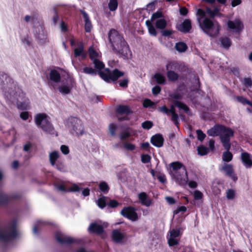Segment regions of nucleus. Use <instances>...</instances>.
<instances>
[{
    "instance_id": "obj_1",
    "label": "nucleus",
    "mask_w": 252,
    "mask_h": 252,
    "mask_svg": "<svg viewBox=\"0 0 252 252\" xmlns=\"http://www.w3.org/2000/svg\"><path fill=\"white\" fill-rule=\"evenodd\" d=\"M108 39L115 54L127 56L130 51L129 47L123 35L114 29H111L108 33Z\"/></svg>"
},
{
    "instance_id": "obj_2",
    "label": "nucleus",
    "mask_w": 252,
    "mask_h": 252,
    "mask_svg": "<svg viewBox=\"0 0 252 252\" xmlns=\"http://www.w3.org/2000/svg\"><path fill=\"white\" fill-rule=\"evenodd\" d=\"M93 63L95 69L98 70V74L105 82L115 83L119 79L124 76L125 73L118 68L111 70L109 68H104V63L99 59L94 60Z\"/></svg>"
},
{
    "instance_id": "obj_3",
    "label": "nucleus",
    "mask_w": 252,
    "mask_h": 252,
    "mask_svg": "<svg viewBox=\"0 0 252 252\" xmlns=\"http://www.w3.org/2000/svg\"><path fill=\"white\" fill-rule=\"evenodd\" d=\"M207 134L210 136H220V142L225 144L227 141H230V138L234 136V131L230 127L220 124H216L208 129Z\"/></svg>"
},
{
    "instance_id": "obj_4",
    "label": "nucleus",
    "mask_w": 252,
    "mask_h": 252,
    "mask_svg": "<svg viewBox=\"0 0 252 252\" xmlns=\"http://www.w3.org/2000/svg\"><path fill=\"white\" fill-rule=\"evenodd\" d=\"M199 23L200 28L207 35L216 37L219 34L221 26L217 20L205 17Z\"/></svg>"
},
{
    "instance_id": "obj_5",
    "label": "nucleus",
    "mask_w": 252,
    "mask_h": 252,
    "mask_svg": "<svg viewBox=\"0 0 252 252\" xmlns=\"http://www.w3.org/2000/svg\"><path fill=\"white\" fill-rule=\"evenodd\" d=\"M36 125L45 132L54 134L55 130L50 121V117L44 113L37 114L34 118Z\"/></svg>"
},
{
    "instance_id": "obj_6",
    "label": "nucleus",
    "mask_w": 252,
    "mask_h": 252,
    "mask_svg": "<svg viewBox=\"0 0 252 252\" xmlns=\"http://www.w3.org/2000/svg\"><path fill=\"white\" fill-rule=\"evenodd\" d=\"M68 127L74 131L78 136L82 135L84 133V128L82 121L75 117H71L67 121Z\"/></svg>"
},
{
    "instance_id": "obj_7",
    "label": "nucleus",
    "mask_w": 252,
    "mask_h": 252,
    "mask_svg": "<svg viewBox=\"0 0 252 252\" xmlns=\"http://www.w3.org/2000/svg\"><path fill=\"white\" fill-rule=\"evenodd\" d=\"M0 80L1 81V89L3 92H5V95L8 97V95L6 94V93L11 94L12 92L9 90L12 89L10 86H9L8 83L9 82L10 84L11 83H13V80L10 78L7 74L2 72L0 74Z\"/></svg>"
},
{
    "instance_id": "obj_8",
    "label": "nucleus",
    "mask_w": 252,
    "mask_h": 252,
    "mask_svg": "<svg viewBox=\"0 0 252 252\" xmlns=\"http://www.w3.org/2000/svg\"><path fill=\"white\" fill-rule=\"evenodd\" d=\"M121 214L132 221H136L138 220V215L135 209L131 206L124 207L121 212Z\"/></svg>"
},
{
    "instance_id": "obj_9",
    "label": "nucleus",
    "mask_w": 252,
    "mask_h": 252,
    "mask_svg": "<svg viewBox=\"0 0 252 252\" xmlns=\"http://www.w3.org/2000/svg\"><path fill=\"white\" fill-rule=\"evenodd\" d=\"M228 28L236 33H240L244 29V25L240 19H235L234 21L228 20L227 22Z\"/></svg>"
},
{
    "instance_id": "obj_10",
    "label": "nucleus",
    "mask_w": 252,
    "mask_h": 252,
    "mask_svg": "<svg viewBox=\"0 0 252 252\" xmlns=\"http://www.w3.org/2000/svg\"><path fill=\"white\" fill-rule=\"evenodd\" d=\"M171 97L174 99V104L179 109L183 110L185 112H188L189 111V107L184 103L178 101L182 99V96L178 93H173Z\"/></svg>"
},
{
    "instance_id": "obj_11",
    "label": "nucleus",
    "mask_w": 252,
    "mask_h": 252,
    "mask_svg": "<svg viewBox=\"0 0 252 252\" xmlns=\"http://www.w3.org/2000/svg\"><path fill=\"white\" fill-rule=\"evenodd\" d=\"M55 238L58 242L61 244H71L77 243L73 238L64 236L60 232H56L55 235Z\"/></svg>"
},
{
    "instance_id": "obj_12",
    "label": "nucleus",
    "mask_w": 252,
    "mask_h": 252,
    "mask_svg": "<svg viewBox=\"0 0 252 252\" xmlns=\"http://www.w3.org/2000/svg\"><path fill=\"white\" fill-rule=\"evenodd\" d=\"M21 197L19 194H7L0 193V204H7L10 201L18 199Z\"/></svg>"
},
{
    "instance_id": "obj_13",
    "label": "nucleus",
    "mask_w": 252,
    "mask_h": 252,
    "mask_svg": "<svg viewBox=\"0 0 252 252\" xmlns=\"http://www.w3.org/2000/svg\"><path fill=\"white\" fill-rule=\"evenodd\" d=\"M222 145L224 147V149L226 150V151L223 152L222 154V160L225 162H230L233 158L232 154L229 152V150L231 148L230 141H227L225 144L224 143H222Z\"/></svg>"
},
{
    "instance_id": "obj_14",
    "label": "nucleus",
    "mask_w": 252,
    "mask_h": 252,
    "mask_svg": "<svg viewBox=\"0 0 252 252\" xmlns=\"http://www.w3.org/2000/svg\"><path fill=\"white\" fill-rule=\"evenodd\" d=\"M67 85H62L59 87V90L60 93L63 94H68L75 84V80L73 78H69L67 80Z\"/></svg>"
},
{
    "instance_id": "obj_15",
    "label": "nucleus",
    "mask_w": 252,
    "mask_h": 252,
    "mask_svg": "<svg viewBox=\"0 0 252 252\" xmlns=\"http://www.w3.org/2000/svg\"><path fill=\"white\" fill-rule=\"evenodd\" d=\"M112 239L116 243H121L126 238V234L119 230L115 229L112 232Z\"/></svg>"
},
{
    "instance_id": "obj_16",
    "label": "nucleus",
    "mask_w": 252,
    "mask_h": 252,
    "mask_svg": "<svg viewBox=\"0 0 252 252\" xmlns=\"http://www.w3.org/2000/svg\"><path fill=\"white\" fill-rule=\"evenodd\" d=\"M191 28V21L189 19H186L178 26L177 29L182 32L187 33L190 32Z\"/></svg>"
},
{
    "instance_id": "obj_17",
    "label": "nucleus",
    "mask_w": 252,
    "mask_h": 252,
    "mask_svg": "<svg viewBox=\"0 0 252 252\" xmlns=\"http://www.w3.org/2000/svg\"><path fill=\"white\" fill-rule=\"evenodd\" d=\"M241 159L246 168L252 167V156L248 152L242 153Z\"/></svg>"
},
{
    "instance_id": "obj_18",
    "label": "nucleus",
    "mask_w": 252,
    "mask_h": 252,
    "mask_svg": "<svg viewBox=\"0 0 252 252\" xmlns=\"http://www.w3.org/2000/svg\"><path fill=\"white\" fill-rule=\"evenodd\" d=\"M151 143L155 147H161L164 143V138L161 134H156L151 138Z\"/></svg>"
},
{
    "instance_id": "obj_19",
    "label": "nucleus",
    "mask_w": 252,
    "mask_h": 252,
    "mask_svg": "<svg viewBox=\"0 0 252 252\" xmlns=\"http://www.w3.org/2000/svg\"><path fill=\"white\" fill-rule=\"evenodd\" d=\"M74 56L75 58L81 57L85 58L87 56V52L84 50V45L83 42H80L77 48L74 50Z\"/></svg>"
},
{
    "instance_id": "obj_20",
    "label": "nucleus",
    "mask_w": 252,
    "mask_h": 252,
    "mask_svg": "<svg viewBox=\"0 0 252 252\" xmlns=\"http://www.w3.org/2000/svg\"><path fill=\"white\" fill-rule=\"evenodd\" d=\"M222 170L225 172L227 176L231 177L234 181L237 180L238 178L234 174V169L231 164L224 163L222 167Z\"/></svg>"
},
{
    "instance_id": "obj_21",
    "label": "nucleus",
    "mask_w": 252,
    "mask_h": 252,
    "mask_svg": "<svg viewBox=\"0 0 252 252\" xmlns=\"http://www.w3.org/2000/svg\"><path fill=\"white\" fill-rule=\"evenodd\" d=\"M89 231L91 233H94L97 235H100L104 232L103 227L96 223H92L89 227Z\"/></svg>"
},
{
    "instance_id": "obj_22",
    "label": "nucleus",
    "mask_w": 252,
    "mask_h": 252,
    "mask_svg": "<svg viewBox=\"0 0 252 252\" xmlns=\"http://www.w3.org/2000/svg\"><path fill=\"white\" fill-rule=\"evenodd\" d=\"M138 199L141 204L149 207L151 205L152 200L148 198L147 193L145 192H141L138 195Z\"/></svg>"
},
{
    "instance_id": "obj_23",
    "label": "nucleus",
    "mask_w": 252,
    "mask_h": 252,
    "mask_svg": "<svg viewBox=\"0 0 252 252\" xmlns=\"http://www.w3.org/2000/svg\"><path fill=\"white\" fill-rule=\"evenodd\" d=\"M116 112L119 115H128L132 113L129 106L125 105H119L116 109Z\"/></svg>"
},
{
    "instance_id": "obj_24",
    "label": "nucleus",
    "mask_w": 252,
    "mask_h": 252,
    "mask_svg": "<svg viewBox=\"0 0 252 252\" xmlns=\"http://www.w3.org/2000/svg\"><path fill=\"white\" fill-rule=\"evenodd\" d=\"M184 172L185 174L184 177H182L180 174H177L175 177L176 182L179 185L183 187L186 186L189 181L188 172L187 171Z\"/></svg>"
},
{
    "instance_id": "obj_25",
    "label": "nucleus",
    "mask_w": 252,
    "mask_h": 252,
    "mask_svg": "<svg viewBox=\"0 0 252 252\" xmlns=\"http://www.w3.org/2000/svg\"><path fill=\"white\" fill-rule=\"evenodd\" d=\"M81 13H82L85 21V32H91L92 27L91 21L90 20L89 16L88 14L83 10H81Z\"/></svg>"
},
{
    "instance_id": "obj_26",
    "label": "nucleus",
    "mask_w": 252,
    "mask_h": 252,
    "mask_svg": "<svg viewBox=\"0 0 252 252\" xmlns=\"http://www.w3.org/2000/svg\"><path fill=\"white\" fill-rule=\"evenodd\" d=\"M50 79L55 83H59L61 79L60 73L55 69H52L49 73Z\"/></svg>"
},
{
    "instance_id": "obj_27",
    "label": "nucleus",
    "mask_w": 252,
    "mask_h": 252,
    "mask_svg": "<svg viewBox=\"0 0 252 252\" xmlns=\"http://www.w3.org/2000/svg\"><path fill=\"white\" fill-rule=\"evenodd\" d=\"M59 157V153L57 151H54L49 154V161L52 166L55 165V163H57Z\"/></svg>"
},
{
    "instance_id": "obj_28",
    "label": "nucleus",
    "mask_w": 252,
    "mask_h": 252,
    "mask_svg": "<svg viewBox=\"0 0 252 252\" xmlns=\"http://www.w3.org/2000/svg\"><path fill=\"white\" fill-rule=\"evenodd\" d=\"M220 41L221 46L226 49H229L232 44L230 39L227 36L220 37Z\"/></svg>"
},
{
    "instance_id": "obj_29",
    "label": "nucleus",
    "mask_w": 252,
    "mask_h": 252,
    "mask_svg": "<svg viewBox=\"0 0 252 252\" xmlns=\"http://www.w3.org/2000/svg\"><path fill=\"white\" fill-rule=\"evenodd\" d=\"M167 77L169 81L175 82L179 79V75L173 70L167 71Z\"/></svg>"
},
{
    "instance_id": "obj_30",
    "label": "nucleus",
    "mask_w": 252,
    "mask_h": 252,
    "mask_svg": "<svg viewBox=\"0 0 252 252\" xmlns=\"http://www.w3.org/2000/svg\"><path fill=\"white\" fill-rule=\"evenodd\" d=\"M170 166L172 168V169L174 171H176L177 170L181 169V168H183L184 171H187L186 166L183 165V163L179 161H175L172 162L170 164Z\"/></svg>"
},
{
    "instance_id": "obj_31",
    "label": "nucleus",
    "mask_w": 252,
    "mask_h": 252,
    "mask_svg": "<svg viewBox=\"0 0 252 252\" xmlns=\"http://www.w3.org/2000/svg\"><path fill=\"white\" fill-rule=\"evenodd\" d=\"M154 78L156 80L158 84L160 85H164L166 83L165 77L159 73H156L154 75Z\"/></svg>"
},
{
    "instance_id": "obj_32",
    "label": "nucleus",
    "mask_w": 252,
    "mask_h": 252,
    "mask_svg": "<svg viewBox=\"0 0 252 252\" xmlns=\"http://www.w3.org/2000/svg\"><path fill=\"white\" fill-rule=\"evenodd\" d=\"M118 82L119 85L121 88L125 89L128 87V83L129 82V79L127 76L125 77L123 79L118 80L115 83Z\"/></svg>"
},
{
    "instance_id": "obj_33",
    "label": "nucleus",
    "mask_w": 252,
    "mask_h": 252,
    "mask_svg": "<svg viewBox=\"0 0 252 252\" xmlns=\"http://www.w3.org/2000/svg\"><path fill=\"white\" fill-rule=\"evenodd\" d=\"M156 27L160 30H163L167 26L166 21L164 18L157 20L155 23Z\"/></svg>"
},
{
    "instance_id": "obj_34",
    "label": "nucleus",
    "mask_w": 252,
    "mask_h": 252,
    "mask_svg": "<svg viewBox=\"0 0 252 252\" xmlns=\"http://www.w3.org/2000/svg\"><path fill=\"white\" fill-rule=\"evenodd\" d=\"M99 189L104 194H106L109 192L110 188L107 183L104 181L101 182L99 185Z\"/></svg>"
},
{
    "instance_id": "obj_35",
    "label": "nucleus",
    "mask_w": 252,
    "mask_h": 252,
    "mask_svg": "<svg viewBox=\"0 0 252 252\" xmlns=\"http://www.w3.org/2000/svg\"><path fill=\"white\" fill-rule=\"evenodd\" d=\"M175 49L179 52H184L188 49L187 44L182 42H179L176 44Z\"/></svg>"
},
{
    "instance_id": "obj_36",
    "label": "nucleus",
    "mask_w": 252,
    "mask_h": 252,
    "mask_svg": "<svg viewBox=\"0 0 252 252\" xmlns=\"http://www.w3.org/2000/svg\"><path fill=\"white\" fill-rule=\"evenodd\" d=\"M55 168L59 171L64 172L66 171V167L63 162L58 160L54 166Z\"/></svg>"
},
{
    "instance_id": "obj_37",
    "label": "nucleus",
    "mask_w": 252,
    "mask_h": 252,
    "mask_svg": "<svg viewBox=\"0 0 252 252\" xmlns=\"http://www.w3.org/2000/svg\"><path fill=\"white\" fill-rule=\"evenodd\" d=\"M118 5V2L117 0H110L108 4V8L111 11H115Z\"/></svg>"
},
{
    "instance_id": "obj_38",
    "label": "nucleus",
    "mask_w": 252,
    "mask_h": 252,
    "mask_svg": "<svg viewBox=\"0 0 252 252\" xmlns=\"http://www.w3.org/2000/svg\"><path fill=\"white\" fill-rule=\"evenodd\" d=\"M209 149L206 147L201 145L197 147V152L198 155L203 156L208 154L209 153Z\"/></svg>"
},
{
    "instance_id": "obj_39",
    "label": "nucleus",
    "mask_w": 252,
    "mask_h": 252,
    "mask_svg": "<svg viewBox=\"0 0 252 252\" xmlns=\"http://www.w3.org/2000/svg\"><path fill=\"white\" fill-rule=\"evenodd\" d=\"M235 97L239 102L243 105L248 104L251 106L252 104V101H250L243 96H236Z\"/></svg>"
},
{
    "instance_id": "obj_40",
    "label": "nucleus",
    "mask_w": 252,
    "mask_h": 252,
    "mask_svg": "<svg viewBox=\"0 0 252 252\" xmlns=\"http://www.w3.org/2000/svg\"><path fill=\"white\" fill-rule=\"evenodd\" d=\"M89 57L91 60L94 61V60L97 59L98 54V53L92 47L89 49Z\"/></svg>"
},
{
    "instance_id": "obj_41",
    "label": "nucleus",
    "mask_w": 252,
    "mask_h": 252,
    "mask_svg": "<svg viewBox=\"0 0 252 252\" xmlns=\"http://www.w3.org/2000/svg\"><path fill=\"white\" fill-rule=\"evenodd\" d=\"M168 244L169 247H173L175 246H177L179 244V239L177 238H173V237H167Z\"/></svg>"
},
{
    "instance_id": "obj_42",
    "label": "nucleus",
    "mask_w": 252,
    "mask_h": 252,
    "mask_svg": "<svg viewBox=\"0 0 252 252\" xmlns=\"http://www.w3.org/2000/svg\"><path fill=\"white\" fill-rule=\"evenodd\" d=\"M207 13L210 17L209 18L212 19V18H214L219 13V10L218 8H216L214 10L208 8L207 9Z\"/></svg>"
},
{
    "instance_id": "obj_43",
    "label": "nucleus",
    "mask_w": 252,
    "mask_h": 252,
    "mask_svg": "<svg viewBox=\"0 0 252 252\" xmlns=\"http://www.w3.org/2000/svg\"><path fill=\"white\" fill-rule=\"evenodd\" d=\"M83 72L87 74L96 75L97 71L91 67H85L83 68Z\"/></svg>"
},
{
    "instance_id": "obj_44",
    "label": "nucleus",
    "mask_w": 252,
    "mask_h": 252,
    "mask_svg": "<svg viewBox=\"0 0 252 252\" xmlns=\"http://www.w3.org/2000/svg\"><path fill=\"white\" fill-rule=\"evenodd\" d=\"M164 16L162 13V12L161 11H158L156 12L153 13L151 16V21H154L155 20L158 19H161L162 18H163Z\"/></svg>"
},
{
    "instance_id": "obj_45",
    "label": "nucleus",
    "mask_w": 252,
    "mask_h": 252,
    "mask_svg": "<svg viewBox=\"0 0 252 252\" xmlns=\"http://www.w3.org/2000/svg\"><path fill=\"white\" fill-rule=\"evenodd\" d=\"M242 83L246 88H251L252 87V79L250 77L244 78Z\"/></svg>"
},
{
    "instance_id": "obj_46",
    "label": "nucleus",
    "mask_w": 252,
    "mask_h": 252,
    "mask_svg": "<svg viewBox=\"0 0 252 252\" xmlns=\"http://www.w3.org/2000/svg\"><path fill=\"white\" fill-rule=\"evenodd\" d=\"M178 64L177 63L175 62H169L166 65V68L167 71L168 70H173L176 69L177 67H178Z\"/></svg>"
},
{
    "instance_id": "obj_47",
    "label": "nucleus",
    "mask_w": 252,
    "mask_h": 252,
    "mask_svg": "<svg viewBox=\"0 0 252 252\" xmlns=\"http://www.w3.org/2000/svg\"><path fill=\"white\" fill-rule=\"evenodd\" d=\"M181 235V231L179 229H172L170 231V237L177 238Z\"/></svg>"
},
{
    "instance_id": "obj_48",
    "label": "nucleus",
    "mask_w": 252,
    "mask_h": 252,
    "mask_svg": "<svg viewBox=\"0 0 252 252\" xmlns=\"http://www.w3.org/2000/svg\"><path fill=\"white\" fill-rule=\"evenodd\" d=\"M97 205L98 206L101 208L103 209L106 206V197L104 196L99 198L97 200Z\"/></svg>"
},
{
    "instance_id": "obj_49",
    "label": "nucleus",
    "mask_w": 252,
    "mask_h": 252,
    "mask_svg": "<svg viewBox=\"0 0 252 252\" xmlns=\"http://www.w3.org/2000/svg\"><path fill=\"white\" fill-rule=\"evenodd\" d=\"M153 126V123L152 122L150 121H146L142 123V127L145 129H150Z\"/></svg>"
},
{
    "instance_id": "obj_50",
    "label": "nucleus",
    "mask_w": 252,
    "mask_h": 252,
    "mask_svg": "<svg viewBox=\"0 0 252 252\" xmlns=\"http://www.w3.org/2000/svg\"><path fill=\"white\" fill-rule=\"evenodd\" d=\"M117 128V126L114 123H111L109 125V129L111 136H114L115 135L116 131Z\"/></svg>"
},
{
    "instance_id": "obj_51",
    "label": "nucleus",
    "mask_w": 252,
    "mask_h": 252,
    "mask_svg": "<svg viewBox=\"0 0 252 252\" xmlns=\"http://www.w3.org/2000/svg\"><path fill=\"white\" fill-rule=\"evenodd\" d=\"M196 134L198 140L200 141H203L206 136V134L200 129L196 130Z\"/></svg>"
},
{
    "instance_id": "obj_52",
    "label": "nucleus",
    "mask_w": 252,
    "mask_h": 252,
    "mask_svg": "<svg viewBox=\"0 0 252 252\" xmlns=\"http://www.w3.org/2000/svg\"><path fill=\"white\" fill-rule=\"evenodd\" d=\"M130 133L127 130L122 131L120 134V138L121 140H125L130 136Z\"/></svg>"
},
{
    "instance_id": "obj_53",
    "label": "nucleus",
    "mask_w": 252,
    "mask_h": 252,
    "mask_svg": "<svg viewBox=\"0 0 252 252\" xmlns=\"http://www.w3.org/2000/svg\"><path fill=\"white\" fill-rule=\"evenodd\" d=\"M81 190V188L77 184H74L68 189V192H78Z\"/></svg>"
},
{
    "instance_id": "obj_54",
    "label": "nucleus",
    "mask_w": 252,
    "mask_h": 252,
    "mask_svg": "<svg viewBox=\"0 0 252 252\" xmlns=\"http://www.w3.org/2000/svg\"><path fill=\"white\" fill-rule=\"evenodd\" d=\"M151 156L148 154H143L141 156V161L144 163H147L150 162Z\"/></svg>"
},
{
    "instance_id": "obj_55",
    "label": "nucleus",
    "mask_w": 252,
    "mask_h": 252,
    "mask_svg": "<svg viewBox=\"0 0 252 252\" xmlns=\"http://www.w3.org/2000/svg\"><path fill=\"white\" fill-rule=\"evenodd\" d=\"M155 104L154 102L148 98L145 99L143 103V107L145 108H148L152 107Z\"/></svg>"
},
{
    "instance_id": "obj_56",
    "label": "nucleus",
    "mask_w": 252,
    "mask_h": 252,
    "mask_svg": "<svg viewBox=\"0 0 252 252\" xmlns=\"http://www.w3.org/2000/svg\"><path fill=\"white\" fill-rule=\"evenodd\" d=\"M17 106V108L21 110H26L27 109V105L24 102L18 101Z\"/></svg>"
},
{
    "instance_id": "obj_57",
    "label": "nucleus",
    "mask_w": 252,
    "mask_h": 252,
    "mask_svg": "<svg viewBox=\"0 0 252 252\" xmlns=\"http://www.w3.org/2000/svg\"><path fill=\"white\" fill-rule=\"evenodd\" d=\"M171 120L174 123L176 126H178V125H179L178 121L179 116L177 113L171 115Z\"/></svg>"
},
{
    "instance_id": "obj_58",
    "label": "nucleus",
    "mask_w": 252,
    "mask_h": 252,
    "mask_svg": "<svg viewBox=\"0 0 252 252\" xmlns=\"http://www.w3.org/2000/svg\"><path fill=\"white\" fill-rule=\"evenodd\" d=\"M226 197L228 199H233L235 197V192L232 189H229L226 192Z\"/></svg>"
},
{
    "instance_id": "obj_59",
    "label": "nucleus",
    "mask_w": 252,
    "mask_h": 252,
    "mask_svg": "<svg viewBox=\"0 0 252 252\" xmlns=\"http://www.w3.org/2000/svg\"><path fill=\"white\" fill-rule=\"evenodd\" d=\"M203 197V193L199 191L195 190L194 192V198L195 200H199L202 199Z\"/></svg>"
},
{
    "instance_id": "obj_60",
    "label": "nucleus",
    "mask_w": 252,
    "mask_h": 252,
    "mask_svg": "<svg viewBox=\"0 0 252 252\" xmlns=\"http://www.w3.org/2000/svg\"><path fill=\"white\" fill-rule=\"evenodd\" d=\"M158 110L160 112L167 115H168L170 114L169 109H168L165 105L159 107L158 108Z\"/></svg>"
},
{
    "instance_id": "obj_61",
    "label": "nucleus",
    "mask_w": 252,
    "mask_h": 252,
    "mask_svg": "<svg viewBox=\"0 0 252 252\" xmlns=\"http://www.w3.org/2000/svg\"><path fill=\"white\" fill-rule=\"evenodd\" d=\"M124 147L126 149L129 151H133L135 149V146L129 143H125L124 144Z\"/></svg>"
},
{
    "instance_id": "obj_62",
    "label": "nucleus",
    "mask_w": 252,
    "mask_h": 252,
    "mask_svg": "<svg viewBox=\"0 0 252 252\" xmlns=\"http://www.w3.org/2000/svg\"><path fill=\"white\" fill-rule=\"evenodd\" d=\"M108 205L109 207L114 208L119 205V203L116 200H110Z\"/></svg>"
},
{
    "instance_id": "obj_63",
    "label": "nucleus",
    "mask_w": 252,
    "mask_h": 252,
    "mask_svg": "<svg viewBox=\"0 0 252 252\" xmlns=\"http://www.w3.org/2000/svg\"><path fill=\"white\" fill-rule=\"evenodd\" d=\"M161 87L159 86H156L152 88V93L154 95H157L160 93Z\"/></svg>"
},
{
    "instance_id": "obj_64",
    "label": "nucleus",
    "mask_w": 252,
    "mask_h": 252,
    "mask_svg": "<svg viewBox=\"0 0 252 252\" xmlns=\"http://www.w3.org/2000/svg\"><path fill=\"white\" fill-rule=\"evenodd\" d=\"M60 149L62 153L64 155H67L69 152L68 147L65 145H62Z\"/></svg>"
}]
</instances>
